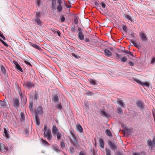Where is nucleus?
Returning <instances> with one entry per match:
<instances>
[{
  "label": "nucleus",
  "instance_id": "a19ab883",
  "mask_svg": "<svg viewBox=\"0 0 155 155\" xmlns=\"http://www.w3.org/2000/svg\"><path fill=\"white\" fill-rule=\"evenodd\" d=\"M60 19L61 22H64L65 20V18L64 15H61L60 16Z\"/></svg>",
  "mask_w": 155,
  "mask_h": 155
},
{
  "label": "nucleus",
  "instance_id": "4c0bfd02",
  "mask_svg": "<svg viewBox=\"0 0 155 155\" xmlns=\"http://www.w3.org/2000/svg\"><path fill=\"white\" fill-rule=\"evenodd\" d=\"M84 106L86 109L88 110L89 109V107L88 106V103L87 102H84Z\"/></svg>",
  "mask_w": 155,
  "mask_h": 155
},
{
  "label": "nucleus",
  "instance_id": "5fc2aeb1",
  "mask_svg": "<svg viewBox=\"0 0 155 155\" xmlns=\"http://www.w3.org/2000/svg\"><path fill=\"white\" fill-rule=\"evenodd\" d=\"M70 152L71 153H73L74 152V148L72 147H71L69 148Z\"/></svg>",
  "mask_w": 155,
  "mask_h": 155
},
{
  "label": "nucleus",
  "instance_id": "9b49d317",
  "mask_svg": "<svg viewBox=\"0 0 155 155\" xmlns=\"http://www.w3.org/2000/svg\"><path fill=\"white\" fill-rule=\"evenodd\" d=\"M140 36L141 40L143 41H146L147 39V38L145 35L143 33H140Z\"/></svg>",
  "mask_w": 155,
  "mask_h": 155
},
{
  "label": "nucleus",
  "instance_id": "c9c22d12",
  "mask_svg": "<svg viewBox=\"0 0 155 155\" xmlns=\"http://www.w3.org/2000/svg\"><path fill=\"white\" fill-rule=\"evenodd\" d=\"M105 151L106 152V155H111L110 153V150L107 149V148H105Z\"/></svg>",
  "mask_w": 155,
  "mask_h": 155
},
{
  "label": "nucleus",
  "instance_id": "c85d7f7f",
  "mask_svg": "<svg viewBox=\"0 0 155 155\" xmlns=\"http://www.w3.org/2000/svg\"><path fill=\"white\" fill-rule=\"evenodd\" d=\"M124 17L129 20L132 21V19L131 17L128 15H124Z\"/></svg>",
  "mask_w": 155,
  "mask_h": 155
},
{
  "label": "nucleus",
  "instance_id": "c03bdc74",
  "mask_svg": "<svg viewBox=\"0 0 155 155\" xmlns=\"http://www.w3.org/2000/svg\"><path fill=\"white\" fill-rule=\"evenodd\" d=\"M122 27L123 29L124 30V31L126 32H127V26L125 25H122Z\"/></svg>",
  "mask_w": 155,
  "mask_h": 155
},
{
  "label": "nucleus",
  "instance_id": "774afa93",
  "mask_svg": "<svg viewBox=\"0 0 155 155\" xmlns=\"http://www.w3.org/2000/svg\"><path fill=\"white\" fill-rule=\"evenodd\" d=\"M79 155H85V154L83 152L81 151L79 153Z\"/></svg>",
  "mask_w": 155,
  "mask_h": 155
},
{
  "label": "nucleus",
  "instance_id": "69168bd1",
  "mask_svg": "<svg viewBox=\"0 0 155 155\" xmlns=\"http://www.w3.org/2000/svg\"><path fill=\"white\" fill-rule=\"evenodd\" d=\"M86 42H87L90 41V40L88 38H86L84 40Z\"/></svg>",
  "mask_w": 155,
  "mask_h": 155
},
{
  "label": "nucleus",
  "instance_id": "2f4dec72",
  "mask_svg": "<svg viewBox=\"0 0 155 155\" xmlns=\"http://www.w3.org/2000/svg\"><path fill=\"white\" fill-rule=\"evenodd\" d=\"M89 82L90 83L93 85H96L97 84L96 81L94 80H93L92 79H90L89 80Z\"/></svg>",
  "mask_w": 155,
  "mask_h": 155
},
{
  "label": "nucleus",
  "instance_id": "6e6552de",
  "mask_svg": "<svg viewBox=\"0 0 155 155\" xmlns=\"http://www.w3.org/2000/svg\"><path fill=\"white\" fill-rule=\"evenodd\" d=\"M59 130L55 125H53L52 128V132L54 136H56V134L59 132Z\"/></svg>",
  "mask_w": 155,
  "mask_h": 155
},
{
  "label": "nucleus",
  "instance_id": "e433bc0d",
  "mask_svg": "<svg viewBox=\"0 0 155 155\" xmlns=\"http://www.w3.org/2000/svg\"><path fill=\"white\" fill-rule=\"evenodd\" d=\"M8 131L5 128H4V133H5V136L7 137H8L9 136V134L8 133Z\"/></svg>",
  "mask_w": 155,
  "mask_h": 155
},
{
  "label": "nucleus",
  "instance_id": "f03ea898",
  "mask_svg": "<svg viewBox=\"0 0 155 155\" xmlns=\"http://www.w3.org/2000/svg\"><path fill=\"white\" fill-rule=\"evenodd\" d=\"M8 102L6 98L4 99L3 101H0V108H8Z\"/></svg>",
  "mask_w": 155,
  "mask_h": 155
},
{
  "label": "nucleus",
  "instance_id": "72a5a7b5",
  "mask_svg": "<svg viewBox=\"0 0 155 155\" xmlns=\"http://www.w3.org/2000/svg\"><path fill=\"white\" fill-rule=\"evenodd\" d=\"M61 146L62 149L64 148L65 147V145L64 143V140H62L61 141Z\"/></svg>",
  "mask_w": 155,
  "mask_h": 155
},
{
  "label": "nucleus",
  "instance_id": "13d9d810",
  "mask_svg": "<svg viewBox=\"0 0 155 155\" xmlns=\"http://www.w3.org/2000/svg\"><path fill=\"white\" fill-rule=\"evenodd\" d=\"M51 5H56V0H51Z\"/></svg>",
  "mask_w": 155,
  "mask_h": 155
},
{
  "label": "nucleus",
  "instance_id": "79ce46f5",
  "mask_svg": "<svg viewBox=\"0 0 155 155\" xmlns=\"http://www.w3.org/2000/svg\"><path fill=\"white\" fill-rule=\"evenodd\" d=\"M43 144L46 145V146H49V144L48 143V142L45 141V140L42 139L41 140Z\"/></svg>",
  "mask_w": 155,
  "mask_h": 155
},
{
  "label": "nucleus",
  "instance_id": "a18cd8bd",
  "mask_svg": "<svg viewBox=\"0 0 155 155\" xmlns=\"http://www.w3.org/2000/svg\"><path fill=\"white\" fill-rule=\"evenodd\" d=\"M38 94L37 93L35 92L34 95V99L36 101H37L38 100Z\"/></svg>",
  "mask_w": 155,
  "mask_h": 155
},
{
  "label": "nucleus",
  "instance_id": "f704fd0d",
  "mask_svg": "<svg viewBox=\"0 0 155 155\" xmlns=\"http://www.w3.org/2000/svg\"><path fill=\"white\" fill-rule=\"evenodd\" d=\"M33 103L32 102H30L29 104V109L31 111H32L33 110Z\"/></svg>",
  "mask_w": 155,
  "mask_h": 155
},
{
  "label": "nucleus",
  "instance_id": "aec40b11",
  "mask_svg": "<svg viewBox=\"0 0 155 155\" xmlns=\"http://www.w3.org/2000/svg\"><path fill=\"white\" fill-rule=\"evenodd\" d=\"M0 67L2 74H3L4 75H5L6 74V71L5 68L2 65H0Z\"/></svg>",
  "mask_w": 155,
  "mask_h": 155
},
{
  "label": "nucleus",
  "instance_id": "6e6d98bb",
  "mask_svg": "<svg viewBox=\"0 0 155 155\" xmlns=\"http://www.w3.org/2000/svg\"><path fill=\"white\" fill-rule=\"evenodd\" d=\"M101 113L102 116H106V113L104 111L101 110Z\"/></svg>",
  "mask_w": 155,
  "mask_h": 155
},
{
  "label": "nucleus",
  "instance_id": "412c9836",
  "mask_svg": "<svg viewBox=\"0 0 155 155\" xmlns=\"http://www.w3.org/2000/svg\"><path fill=\"white\" fill-rule=\"evenodd\" d=\"M78 36L79 38L81 40H83L84 38V36L83 33L78 34Z\"/></svg>",
  "mask_w": 155,
  "mask_h": 155
},
{
  "label": "nucleus",
  "instance_id": "f8f14e48",
  "mask_svg": "<svg viewBox=\"0 0 155 155\" xmlns=\"http://www.w3.org/2000/svg\"><path fill=\"white\" fill-rule=\"evenodd\" d=\"M99 145L101 149H104V142L103 140L101 138L99 139Z\"/></svg>",
  "mask_w": 155,
  "mask_h": 155
},
{
  "label": "nucleus",
  "instance_id": "423d86ee",
  "mask_svg": "<svg viewBox=\"0 0 155 155\" xmlns=\"http://www.w3.org/2000/svg\"><path fill=\"white\" fill-rule=\"evenodd\" d=\"M57 2L58 5L57 7V10L58 12H61L62 11L63 7L61 5L62 1L61 0H57Z\"/></svg>",
  "mask_w": 155,
  "mask_h": 155
},
{
  "label": "nucleus",
  "instance_id": "ea45409f",
  "mask_svg": "<svg viewBox=\"0 0 155 155\" xmlns=\"http://www.w3.org/2000/svg\"><path fill=\"white\" fill-rule=\"evenodd\" d=\"M78 30L79 32L78 34L81 33H83V29L81 27H78Z\"/></svg>",
  "mask_w": 155,
  "mask_h": 155
},
{
  "label": "nucleus",
  "instance_id": "4468645a",
  "mask_svg": "<svg viewBox=\"0 0 155 155\" xmlns=\"http://www.w3.org/2000/svg\"><path fill=\"white\" fill-rule=\"evenodd\" d=\"M14 63L16 66V68L18 70L20 71L21 72H23V70L21 67L18 64L17 62L16 61H14Z\"/></svg>",
  "mask_w": 155,
  "mask_h": 155
},
{
  "label": "nucleus",
  "instance_id": "f3484780",
  "mask_svg": "<svg viewBox=\"0 0 155 155\" xmlns=\"http://www.w3.org/2000/svg\"><path fill=\"white\" fill-rule=\"evenodd\" d=\"M35 21L37 24L41 26L42 23L41 20L40 19V18L35 17Z\"/></svg>",
  "mask_w": 155,
  "mask_h": 155
},
{
  "label": "nucleus",
  "instance_id": "4be33fe9",
  "mask_svg": "<svg viewBox=\"0 0 155 155\" xmlns=\"http://www.w3.org/2000/svg\"><path fill=\"white\" fill-rule=\"evenodd\" d=\"M77 129L80 133H82L83 132V129L80 124L77 125Z\"/></svg>",
  "mask_w": 155,
  "mask_h": 155
},
{
  "label": "nucleus",
  "instance_id": "7c9ffc66",
  "mask_svg": "<svg viewBox=\"0 0 155 155\" xmlns=\"http://www.w3.org/2000/svg\"><path fill=\"white\" fill-rule=\"evenodd\" d=\"M78 16L77 15H75L74 16V22L76 24H77L78 22Z\"/></svg>",
  "mask_w": 155,
  "mask_h": 155
},
{
  "label": "nucleus",
  "instance_id": "4d7b16f0",
  "mask_svg": "<svg viewBox=\"0 0 155 155\" xmlns=\"http://www.w3.org/2000/svg\"><path fill=\"white\" fill-rule=\"evenodd\" d=\"M0 41L5 46L8 47V45L6 42H5L2 40H0Z\"/></svg>",
  "mask_w": 155,
  "mask_h": 155
},
{
  "label": "nucleus",
  "instance_id": "f257e3e1",
  "mask_svg": "<svg viewBox=\"0 0 155 155\" xmlns=\"http://www.w3.org/2000/svg\"><path fill=\"white\" fill-rule=\"evenodd\" d=\"M43 131L44 137H46L48 140H51L52 137L51 131L50 129H48L47 125H44Z\"/></svg>",
  "mask_w": 155,
  "mask_h": 155
},
{
  "label": "nucleus",
  "instance_id": "9d476101",
  "mask_svg": "<svg viewBox=\"0 0 155 155\" xmlns=\"http://www.w3.org/2000/svg\"><path fill=\"white\" fill-rule=\"evenodd\" d=\"M43 108L41 106H39L37 109L35 110V115H37L43 112L42 111Z\"/></svg>",
  "mask_w": 155,
  "mask_h": 155
},
{
  "label": "nucleus",
  "instance_id": "0eeeda50",
  "mask_svg": "<svg viewBox=\"0 0 155 155\" xmlns=\"http://www.w3.org/2000/svg\"><path fill=\"white\" fill-rule=\"evenodd\" d=\"M134 81L136 82L137 83H138V84L141 85L142 86H146L147 87H149V84L148 82H146L145 83H143L141 82L139 80L136 78L134 79Z\"/></svg>",
  "mask_w": 155,
  "mask_h": 155
},
{
  "label": "nucleus",
  "instance_id": "0e129e2a",
  "mask_svg": "<svg viewBox=\"0 0 155 155\" xmlns=\"http://www.w3.org/2000/svg\"><path fill=\"white\" fill-rule=\"evenodd\" d=\"M51 8L53 10L56 9V7L55 5H51Z\"/></svg>",
  "mask_w": 155,
  "mask_h": 155
},
{
  "label": "nucleus",
  "instance_id": "49530a36",
  "mask_svg": "<svg viewBox=\"0 0 155 155\" xmlns=\"http://www.w3.org/2000/svg\"><path fill=\"white\" fill-rule=\"evenodd\" d=\"M41 13L39 12H37L36 13L35 17L37 18H40Z\"/></svg>",
  "mask_w": 155,
  "mask_h": 155
},
{
  "label": "nucleus",
  "instance_id": "7ed1b4c3",
  "mask_svg": "<svg viewBox=\"0 0 155 155\" xmlns=\"http://www.w3.org/2000/svg\"><path fill=\"white\" fill-rule=\"evenodd\" d=\"M147 145L149 148L152 149L153 147H155V137H154L152 141L150 138L147 140Z\"/></svg>",
  "mask_w": 155,
  "mask_h": 155
},
{
  "label": "nucleus",
  "instance_id": "b1692460",
  "mask_svg": "<svg viewBox=\"0 0 155 155\" xmlns=\"http://www.w3.org/2000/svg\"><path fill=\"white\" fill-rule=\"evenodd\" d=\"M56 136L57 137L58 140L59 141L61 140L62 137V134H61L59 132L56 134Z\"/></svg>",
  "mask_w": 155,
  "mask_h": 155
},
{
  "label": "nucleus",
  "instance_id": "de8ad7c7",
  "mask_svg": "<svg viewBox=\"0 0 155 155\" xmlns=\"http://www.w3.org/2000/svg\"><path fill=\"white\" fill-rule=\"evenodd\" d=\"M127 59L125 57H123L121 58V61L122 62H125L127 61Z\"/></svg>",
  "mask_w": 155,
  "mask_h": 155
},
{
  "label": "nucleus",
  "instance_id": "58836bf2",
  "mask_svg": "<svg viewBox=\"0 0 155 155\" xmlns=\"http://www.w3.org/2000/svg\"><path fill=\"white\" fill-rule=\"evenodd\" d=\"M117 111L118 113L122 114L123 112L122 111V109L120 107H118L117 108Z\"/></svg>",
  "mask_w": 155,
  "mask_h": 155
},
{
  "label": "nucleus",
  "instance_id": "8fccbe9b",
  "mask_svg": "<svg viewBox=\"0 0 155 155\" xmlns=\"http://www.w3.org/2000/svg\"><path fill=\"white\" fill-rule=\"evenodd\" d=\"M115 56L118 59H119L121 57V55L120 54L117 53H115Z\"/></svg>",
  "mask_w": 155,
  "mask_h": 155
},
{
  "label": "nucleus",
  "instance_id": "393cba45",
  "mask_svg": "<svg viewBox=\"0 0 155 155\" xmlns=\"http://www.w3.org/2000/svg\"><path fill=\"white\" fill-rule=\"evenodd\" d=\"M35 121L36 124L37 125H39L40 124L39 119L38 117V115H35Z\"/></svg>",
  "mask_w": 155,
  "mask_h": 155
},
{
  "label": "nucleus",
  "instance_id": "20e7f679",
  "mask_svg": "<svg viewBox=\"0 0 155 155\" xmlns=\"http://www.w3.org/2000/svg\"><path fill=\"white\" fill-rule=\"evenodd\" d=\"M23 84L25 87H29L30 89L34 87L35 86L34 84H33L30 81H24Z\"/></svg>",
  "mask_w": 155,
  "mask_h": 155
},
{
  "label": "nucleus",
  "instance_id": "5701e85b",
  "mask_svg": "<svg viewBox=\"0 0 155 155\" xmlns=\"http://www.w3.org/2000/svg\"><path fill=\"white\" fill-rule=\"evenodd\" d=\"M137 105L138 107H139L141 109H142L143 108V107L144 105L143 103L141 102H140V101H138L137 103Z\"/></svg>",
  "mask_w": 155,
  "mask_h": 155
},
{
  "label": "nucleus",
  "instance_id": "6ab92c4d",
  "mask_svg": "<svg viewBox=\"0 0 155 155\" xmlns=\"http://www.w3.org/2000/svg\"><path fill=\"white\" fill-rule=\"evenodd\" d=\"M117 103L121 107H123L124 106V104L123 101L120 99H118L117 101Z\"/></svg>",
  "mask_w": 155,
  "mask_h": 155
},
{
  "label": "nucleus",
  "instance_id": "680f3d73",
  "mask_svg": "<svg viewBox=\"0 0 155 155\" xmlns=\"http://www.w3.org/2000/svg\"><path fill=\"white\" fill-rule=\"evenodd\" d=\"M25 62L26 63L27 65H29L30 66H31V64L28 61H25Z\"/></svg>",
  "mask_w": 155,
  "mask_h": 155
},
{
  "label": "nucleus",
  "instance_id": "37998d69",
  "mask_svg": "<svg viewBox=\"0 0 155 155\" xmlns=\"http://www.w3.org/2000/svg\"><path fill=\"white\" fill-rule=\"evenodd\" d=\"M56 107L57 108L61 110L62 108V106L61 104H58L56 105Z\"/></svg>",
  "mask_w": 155,
  "mask_h": 155
},
{
  "label": "nucleus",
  "instance_id": "3c124183",
  "mask_svg": "<svg viewBox=\"0 0 155 155\" xmlns=\"http://www.w3.org/2000/svg\"><path fill=\"white\" fill-rule=\"evenodd\" d=\"M129 36L130 38H134L135 36L134 35V33H131L130 34H129Z\"/></svg>",
  "mask_w": 155,
  "mask_h": 155
},
{
  "label": "nucleus",
  "instance_id": "39448f33",
  "mask_svg": "<svg viewBox=\"0 0 155 155\" xmlns=\"http://www.w3.org/2000/svg\"><path fill=\"white\" fill-rule=\"evenodd\" d=\"M13 106L18 109L20 106V102L18 98H16L13 100Z\"/></svg>",
  "mask_w": 155,
  "mask_h": 155
},
{
  "label": "nucleus",
  "instance_id": "09e8293b",
  "mask_svg": "<svg viewBox=\"0 0 155 155\" xmlns=\"http://www.w3.org/2000/svg\"><path fill=\"white\" fill-rule=\"evenodd\" d=\"M15 86L16 88L17 89L18 92H19V91H21V88L19 87L18 85V86L17 85L16 83L15 84Z\"/></svg>",
  "mask_w": 155,
  "mask_h": 155
},
{
  "label": "nucleus",
  "instance_id": "1a4fd4ad",
  "mask_svg": "<svg viewBox=\"0 0 155 155\" xmlns=\"http://www.w3.org/2000/svg\"><path fill=\"white\" fill-rule=\"evenodd\" d=\"M108 143L112 150H115L117 149V146L115 143L112 142L111 141H109Z\"/></svg>",
  "mask_w": 155,
  "mask_h": 155
},
{
  "label": "nucleus",
  "instance_id": "052dcab7",
  "mask_svg": "<svg viewBox=\"0 0 155 155\" xmlns=\"http://www.w3.org/2000/svg\"><path fill=\"white\" fill-rule=\"evenodd\" d=\"M129 64L131 66H133L134 65V63L131 62V61H129Z\"/></svg>",
  "mask_w": 155,
  "mask_h": 155
},
{
  "label": "nucleus",
  "instance_id": "a878e982",
  "mask_svg": "<svg viewBox=\"0 0 155 155\" xmlns=\"http://www.w3.org/2000/svg\"><path fill=\"white\" fill-rule=\"evenodd\" d=\"M31 45L34 48H36L38 50H40L41 49V48L36 44H34L32 43H31Z\"/></svg>",
  "mask_w": 155,
  "mask_h": 155
},
{
  "label": "nucleus",
  "instance_id": "dca6fc26",
  "mask_svg": "<svg viewBox=\"0 0 155 155\" xmlns=\"http://www.w3.org/2000/svg\"><path fill=\"white\" fill-rule=\"evenodd\" d=\"M71 135L72 137L74 139V140L73 141H71V143L73 145H74V144L77 143V142L75 139V134L73 132H71Z\"/></svg>",
  "mask_w": 155,
  "mask_h": 155
},
{
  "label": "nucleus",
  "instance_id": "cd10ccee",
  "mask_svg": "<svg viewBox=\"0 0 155 155\" xmlns=\"http://www.w3.org/2000/svg\"><path fill=\"white\" fill-rule=\"evenodd\" d=\"M105 133L107 136L110 137L112 136L111 133L109 129L106 130L105 131Z\"/></svg>",
  "mask_w": 155,
  "mask_h": 155
},
{
  "label": "nucleus",
  "instance_id": "bb28decb",
  "mask_svg": "<svg viewBox=\"0 0 155 155\" xmlns=\"http://www.w3.org/2000/svg\"><path fill=\"white\" fill-rule=\"evenodd\" d=\"M25 119V117L24 113L23 112L21 113V121H24Z\"/></svg>",
  "mask_w": 155,
  "mask_h": 155
},
{
  "label": "nucleus",
  "instance_id": "e2e57ef3",
  "mask_svg": "<svg viewBox=\"0 0 155 155\" xmlns=\"http://www.w3.org/2000/svg\"><path fill=\"white\" fill-rule=\"evenodd\" d=\"M155 61V57L153 58L151 61V63H154Z\"/></svg>",
  "mask_w": 155,
  "mask_h": 155
},
{
  "label": "nucleus",
  "instance_id": "a211bd4d",
  "mask_svg": "<svg viewBox=\"0 0 155 155\" xmlns=\"http://www.w3.org/2000/svg\"><path fill=\"white\" fill-rule=\"evenodd\" d=\"M104 51L106 56L110 57L112 55V53L109 50L105 49L104 50Z\"/></svg>",
  "mask_w": 155,
  "mask_h": 155
},
{
  "label": "nucleus",
  "instance_id": "338daca9",
  "mask_svg": "<svg viewBox=\"0 0 155 155\" xmlns=\"http://www.w3.org/2000/svg\"><path fill=\"white\" fill-rule=\"evenodd\" d=\"M18 92L19 94L20 95V96L21 97H22V92H21V91H19V92Z\"/></svg>",
  "mask_w": 155,
  "mask_h": 155
},
{
  "label": "nucleus",
  "instance_id": "2eb2a0df",
  "mask_svg": "<svg viewBox=\"0 0 155 155\" xmlns=\"http://www.w3.org/2000/svg\"><path fill=\"white\" fill-rule=\"evenodd\" d=\"M52 101L55 103H57L59 101V98L57 94H54L52 98Z\"/></svg>",
  "mask_w": 155,
  "mask_h": 155
},
{
  "label": "nucleus",
  "instance_id": "603ef678",
  "mask_svg": "<svg viewBox=\"0 0 155 155\" xmlns=\"http://www.w3.org/2000/svg\"><path fill=\"white\" fill-rule=\"evenodd\" d=\"M76 30L75 27V25H73L71 26V31L72 32L75 31Z\"/></svg>",
  "mask_w": 155,
  "mask_h": 155
},
{
  "label": "nucleus",
  "instance_id": "bf43d9fd",
  "mask_svg": "<svg viewBox=\"0 0 155 155\" xmlns=\"http://www.w3.org/2000/svg\"><path fill=\"white\" fill-rule=\"evenodd\" d=\"M101 5L102 6V7L103 8H105L106 6V4L103 2H101Z\"/></svg>",
  "mask_w": 155,
  "mask_h": 155
},
{
  "label": "nucleus",
  "instance_id": "864d4df0",
  "mask_svg": "<svg viewBox=\"0 0 155 155\" xmlns=\"http://www.w3.org/2000/svg\"><path fill=\"white\" fill-rule=\"evenodd\" d=\"M36 3L37 5L39 6L41 3V0H37Z\"/></svg>",
  "mask_w": 155,
  "mask_h": 155
},
{
  "label": "nucleus",
  "instance_id": "473e14b6",
  "mask_svg": "<svg viewBox=\"0 0 155 155\" xmlns=\"http://www.w3.org/2000/svg\"><path fill=\"white\" fill-rule=\"evenodd\" d=\"M124 52L127 54H128L129 55H128V56H129V55H130L132 57H133L134 56V55L132 53V52H131L130 51H127V50H124Z\"/></svg>",
  "mask_w": 155,
  "mask_h": 155
},
{
  "label": "nucleus",
  "instance_id": "ddd939ff",
  "mask_svg": "<svg viewBox=\"0 0 155 155\" xmlns=\"http://www.w3.org/2000/svg\"><path fill=\"white\" fill-rule=\"evenodd\" d=\"M129 40L133 44V45L137 48H139L141 47L140 43L138 42L137 43H136L132 40L129 39Z\"/></svg>",
  "mask_w": 155,
  "mask_h": 155
},
{
  "label": "nucleus",
  "instance_id": "c756f323",
  "mask_svg": "<svg viewBox=\"0 0 155 155\" xmlns=\"http://www.w3.org/2000/svg\"><path fill=\"white\" fill-rule=\"evenodd\" d=\"M5 149V145L0 142V151H1Z\"/></svg>",
  "mask_w": 155,
  "mask_h": 155
}]
</instances>
